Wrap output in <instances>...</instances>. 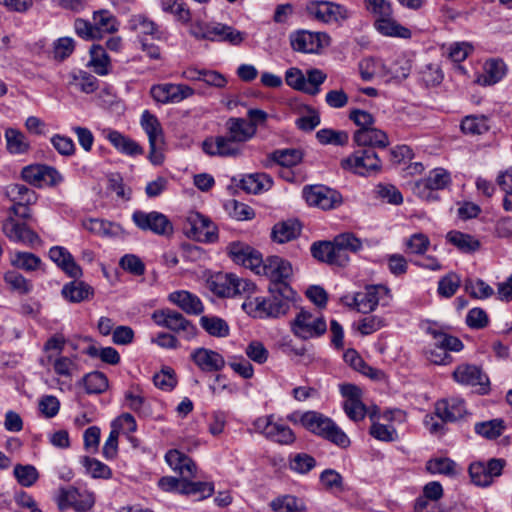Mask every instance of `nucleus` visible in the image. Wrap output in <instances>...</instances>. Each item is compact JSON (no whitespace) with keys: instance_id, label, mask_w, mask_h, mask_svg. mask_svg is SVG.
Segmentation results:
<instances>
[{"instance_id":"052dcab7","label":"nucleus","mask_w":512,"mask_h":512,"mask_svg":"<svg viewBox=\"0 0 512 512\" xmlns=\"http://www.w3.org/2000/svg\"><path fill=\"white\" fill-rule=\"evenodd\" d=\"M82 464L93 478L109 479L112 475L111 469L97 459L85 456Z\"/></svg>"},{"instance_id":"a878e982","label":"nucleus","mask_w":512,"mask_h":512,"mask_svg":"<svg viewBox=\"0 0 512 512\" xmlns=\"http://www.w3.org/2000/svg\"><path fill=\"white\" fill-rule=\"evenodd\" d=\"M389 290L384 286H371L365 292L356 293L353 304L361 313L373 311L379 304L381 295L388 294Z\"/></svg>"},{"instance_id":"13d9d810","label":"nucleus","mask_w":512,"mask_h":512,"mask_svg":"<svg viewBox=\"0 0 512 512\" xmlns=\"http://www.w3.org/2000/svg\"><path fill=\"white\" fill-rule=\"evenodd\" d=\"M295 124L302 131L311 132L320 124V114L316 109L305 106L304 113L297 118Z\"/></svg>"},{"instance_id":"c9c22d12","label":"nucleus","mask_w":512,"mask_h":512,"mask_svg":"<svg viewBox=\"0 0 512 512\" xmlns=\"http://www.w3.org/2000/svg\"><path fill=\"white\" fill-rule=\"evenodd\" d=\"M169 300L179 306L187 314L199 315L204 311L200 299L188 291L173 292L170 294Z\"/></svg>"},{"instance_id":"423d86ee","label":"nucleus","mask_w":512,"mask_h":512,"mask_svg":"<svg viewBox=\"0 0 512 512\" xmlns=\"http://www.w3.org/2000/svg\"><path fill=\"white\" fill-rule=\"evenodd\" d=\"M152 319L156 325L181 334L187 340L194 338L197 334V329L192 322L177 311L171 309L156 310L152 313Z\"/></svg>"},{"instance_id":"603ef678","label":"nucleus","mask_w":512,"mask_h":512,"mask_svg":"<svg viewBox=\"0 0 512 512\" xmlns=\"http://www.w3.org/2000/svg\"><path fill=\"white\" fill-rule=\"evenodd\" d=\"M85 390L89 394H101L108 388V379L102 372L95 371L83 378Z\"/></svg>"},{"instance_id":"338daca9","label":"nucleus","mask_w":512,"mask_h":512,"mask_svg":"<svg viewBox=\"0 0 512 512\" xmlns=\"http://www.w3.org/2000/svg\"><path fill=\"white\" fill-rule=\"evenodd\" d=\"M267 438L279 444L288 445L294 442L295 435L288 426L274 422Z\"/></svg>"},{"instance_id":"7c9ffc66","label":"nucleus","mask_w":512,"mask_h":512,"mask_svg":"<svg viewBox=\"0 0 512 512\" xmlns=\"http://www.w3.org/2000/svg\"><path fill=\"white\" fill-rule=\"evenodd\" d=\"M334 243L339 255L343 256L340 267L346 266L350 261L348 252L357 253L363 247L361 239L357 238L353 233L345 232L334 237Z\"/></svg>"},{"instance_id":"a211bd4d","label":"nucleus","mask_w":512,"mask_h":512,"mask_svg":"<svg viewBox=\"0 0 512 512\" xmlns=\"http://www.w3.org/2000/svg\"><path fill=\"white\" fill-rule=\"evenodd\" d=\"M150 94L159 103H179L194 95V89L185 84L164 83L153 85Z\"/></svg>"},{"instance_id":"79ce46f5","label":"nucleus","mask_w":512,"mask_h":512,"mask_svg":"<svg viewBox=\"0 0 512 512\" xmlns=\"http://www.w3.org/2000/svg\"><path fill=\"white\" fill-rule=\"evenodd\" d=\"M446 238L451 244L465 253L474 252L480 247V242L476 238L459 231L449 232Z\"/></svg>"},{"instance_id":"20e7f679","label":"nucleus","mask_w":512,"mask_h":512,"mask_svg":"<svg viewBox=\"0 0 512 512\" xmlns=\"http://www.w3.org/2000/svg\"><path fill=\"white\" fill-rule=\"evenodd\" d=\"M141 127L148 136L149 155L148 158L153 165H161L164 161L163 149L165 146L164 132L155 115L145 110L140 120Z\"/></svg>"},{"instance_id":"6e6d98bb","label":"nucleus","mask_w":512,"mask_h":512,"mask_svg":"<svg viewBox=\"0 0 512 512\" xmlns=\"http://www.w3.org/2000/svg\"><path fill=\"white\" fill-rule=\"evenodd\" d=\"M316 138L323 145L333 144L344 146L349 141V136L347 132L333 130L329 128L319 130L316 133Z\"/></svg>"},{"instance_id":"9d476101","label":"nucleus","mask_w":512,"mask_h":512,"mask_svg":"<svg viewBox=\"0 0 512 512\" xmlns=\"http://www.w3.org/2000/svg\"><path fill=\"white\" fill-rule=\"evenodd\" d=\"M22 179L36 187L43 185L56 186L63 181L60 172L48 165L33 164L24 167L21 171Z\"/></svg>"},{"instance_id":"393cba45","label":"nucleus","mask_w":512,"mask_h":512,"mask_svg":"<svg viewBox=\"0 0 512 512\" xmlns=\"http://www.w3.org/2000/svg\"><path fill=\"white\" fill-rule=\"evenodd\" d=\"M169 467L181 478L189 479L196 476L197 467L194 461L177 449L169 450L165 455Z\"/></svg>"},{"instance_id":"1a4fd4ad","label":"nucleus","mask_w":512,"mask_h":512,"mask_svg":"<svg viewBox=\"0 0 512 512\" xmlns=\"http://www.w3.org/2000/svg\"><path fill=\"white\" fill-rule=\"evenodd\" d=\"M133 223L142 231H150L159 236H169L173 233V225L164 214L151 211L136 210L132 214Z\"/></svg>"},{"instance_id":"49530a36","label":"nucleus","mask_w":512,"mask_h":512,"mask_svg":"<svg viewBox=\"0 0 512 512\" xmlns=\"http://www.w3.org/2000/svg\"><path fill=\"white\" fill-rule=\"evenodd\" d=\"M214 34L215 41H225L234 46L240 45L246 38L244 32L221 23H216Z\"/></svg>"},{"instance_id":"5701e85b","label":"nucleus","mask_w":512,"mask_h":512,"mask_svg":"<svg viewBox=\"0 0 512 512\" xmlns=\"http://www.w3.org/2000/svg\"><path fill=\"white\" fill-rule=\"evenodd\" d=\"M258 275H264L274 281H282L292 275L291 263L279 256H270L263 260Z\"/></svg>"},{"instance_id":"b1692460","label":"nucleus","mask_w":512,"mask_h":512,"mask_svg":"<svg viewBox=\"0 0 512 512\" xmlns=\"http://www.w3.org/2000/svg\"><path fill=\"white\" fill-rule=\"evenodd\" d=\"M354 143L364 148H386L389 145L387 134L377 128L358 129L353 135Z\"/></svg>"},{"instance_id":"7ed1b4c3","label":"nucleus","mask_w":512,"mask_h":512,"mask_svg":"<svg viewBox=\"0 0 512 512\" xmlns=\"http://www.w3.org/2000/svg\"><path fill=\"white\" fill-rule=\"evenodd\" d=\"M341 167L359 176H372L381 171L382 162L373 149L362 148L342 159Z\"/></svg>"},{"instance_id":"a19ab883","label":"nucleus","mask_w":512,"mask_h":512,"mask_svg":"<svg viewBox=\"0 0 512 512\" xmlns=\"http://www.w3.org/2000/svg\"><path fill=\"white\" fill-rule=\"evenodd\" d=\"M90 56L89 66L96 74L105 76L110 72V58L102 46L93 45Z\"/></svg>"},{"instance_id":"4468645a","label":"nucleus","mask_w":512,"mask_h":512,"mask_svg":"<svg viewBox=\"0 0 512 512\" xmlns=\"http://www.w3.org/2000/svg\"><path fill=\"white\" fill-rule=\"evenodd\" d=\"M94 503L95 497L92 492L80 490L73 486L60 489L58 505L61 510L72 507L76 511L84 512L91 509Z\"/></svg>"},{"instance_id":"2eb2a0df","label":"nucleus","mask_w":512,"mask_h":512,"mask_svg":"<svg viewBox=\"0 0 512 512\" xmlns=\"http://www.w3.org/2000/svg\"><path fill=\"white\" fill-rule=\"evenodd\" d=\"M227 253L230 258L237 264L244 266L255 272H259V268L263 261L262 255L259 251L243 242H231L227 248Z\"/></svg>"},{"instance_id":"f8f14e48","label":"nucleus","mask_w":512,"mask_h":512,"mask_svg":"<svg viewBox=\"0 0 512 512\" xmlns=\"http://www.w3.org/2000/svg\"><path fill=\"white\" fill-rule=\"evenodd\" d=\"M452 377L461 385L476 388V391L480 394H486L489 391V378L476 365L461 364L454 370Z\"/></svg>"},{"instance_id":"f704fd0d","label":"nucleus","mask_w":512,"mask_h":512,"mask_svg":"<svg viewBox=\"0 0 512 512\" xmlns=\"http://www.w3.org/2000/svg\"><path fill=\"white\" fill-rule=\"evenodd\" d=\"M84 229L92 234L102 237H115L121 234L120 225L99 218H88L82 221Z\"/></svg>"},{"instance_id":"aec40b11","label":"nucleus","mask_w":512,"mask_h":512,"mask_svg":"<svg viewBox=\"0 0 512 512\" xmlns=\"http://www.w3.org/2000/svg\"><path fill=\"white\" fill-rule=\"evenodd\" d=\"M304 197L310 206H316L323 210L333 209L341 203V196L335 190L325 186L305 188Z\"/></svg>"},{"instance_id":"680f3d73","label":"nucleus","mask_w":512,"mask_h":512,"mask_svg":"<svg viewBox=\"0 0 512 512\" xmlns=\"http://www.w3.org/2000/svg\"><path fill=\"white\" fill-rule=\"evenodd\" d=\"M13 266L26 271H34L41 264V259L33 253L17 252L11 260Z\"/></svg>"},{"instance_id":"473e14b6","label":"nucleus","mask_w":512,"mask_h":512,"mask_svg":"<svg viewBox=\"0 0 512 512\" xmlns=\"http://www.w3.org/2000/svg\"><path fill=\"white\" fill-rule=\"evenodd\" d=\"M106 138L115 149L128 156L142 155L144 152L143 148L136 141L123 135L119 131L109 130Z\"/></svg>"},{"instance_id":"e433bc0d","label":"nucleus","mask_w":512,"mask_h":512,"mask_svg":"<svg viewBox=\"0 0 512 512\" xmlns=\"http://www.w3.org/2000/svg\"><path fill=\"white\" fill-rule=\"evenodd\" d=\"M6 196L12 203L21 206H31L37 201V194L34 190L22 184H12L6 188Z\"/></svg>"},{"instance_id":"39448f33","label":"nucleus","mask_w":512,"mask_h":512,"mask_svg":"<svg viewBox=\"0 0 512 512\" xmlns=\"http://www.w3.org/2000/svg\"><path fill=\"white\" fill-rule=\"evenodd\" d=\"M21 205L13 203L9 208V216L2 223L3 233L12 241L20 242L34 247L41 244L38 234L29 228L26 224L18 223L15 216L20 214Z\"/></svg>"},{"instance_id":"6ab92c4d","label":"nucleus","mask_w":512,"mask_h":512,"mask_svg":"<svg viewBox=\"0 0 512 512\" xmlns=\"http://www.w3.org/2000/svg\"><path fill=\"white\" fill-rule=\"evenodd\" d=\"M449 173L442 169L436 168L429 175L415 183L414 192L421 198H433V191L444 189L450 183Z\"/></svg>"},{"instance_id":"37998d69","label":"nucleus","mask_w":512,"mask_h":512,"mask_svg":"<svg viewBox=\"0 0 512 512\" xmlns=\"http://www.w3.org/2000/svg\"><path fill=\"white\" fill-rule=\"evenodd\" d=\"M69 85L83 93L90 94L97 90L98 81L93 75L85 71H78L70 75Z\"/></svg>"},{"instance_id":"c756f323","label":"nucleus","mask_w":512,"mask_h":512,"mask_svg":"<svg viewBox=\"0 0 512 512\" xmlns=\"http://www.w3.org/2000/svg\"><path fill=\"white\" fill-rule=\"evenodd\" d=\"M311 254L318 261L329 265L340 266L341 261L344 260L343 256L337 253L334 240L314 242L311 246Z\"/></svg>"},{"instance_id":"412c9836","label":"nucleus","mask_w":512,"mask_h":512,"mask_svg":"<svg viewBox=\"0 0 512 512\" xmlns=\"http://www.w3.org/2000/svg\"><path fill=\"white\" fill-rule=\"evenodd\" d=\"M359 71L361 78L370 81L375 75L388 76L392 78H406L409 74L408 68H401V71L386 69V65L379 59L366 58L359 63Z\"/></svg>"},{"instance_id":"0eeeda50","label":"nucleus","mask_w":512,"mask_h":512,"mask_svg":"<svg viewBox=\"0 0 512 512\" xmlns=\"http://www.w3.org/2000/svg\"><path fill=\"white\" fill-rule=\"evenodd\" d=\"M184 231L189 238L199 242L212 243L218 238L216 225L208 217L195 211L188 214Z\"/></svg>"},{"instance_id":"ea45409f","label":"nucleus","mask_w":512,"mask_h":512,"mask_svg":"<svg viewBox=\"0 0 512 512\" xmlns=\"http://www.w3.org/2000/svg\"><path fill=\"white\" fill-rule=\"evenodd\" d=\"M5 139L7 143V150L11 154H24L30 149V143L27 137L18 129H6Z\"/></svg>"},{"instance_id":"f03ea898","label":"nucleus","mask_w":512,"mask_h":512,"mask_svg":"<svg viewBox=\"0 0 512 512\" xmlns=\"http://www.w3.org/2000/svg\"><path fill=\"white\" fill-rule=\"evenodd\" d=\"M294 423L301 424L305 429L318 435L341 448L350 445V439L329 417L315 411H307L303 414L294 413L288 417Z\"/></svg>"},{"instance_id":"de8ad7c7","label":"nucleus","mask_w":512,"mask_h":512,"mask_svg":"<svg viewBox=\"0 0 512 512\" xmlns=\"http://www.w3.org/2000/svg\"><path fill=\"white\" fill-rule=\"evenodd\" d=\"M202 328L211 336L226 337L229 335V326L225 320L219 317L202 316L200 319Z\"/></svg>"},{"instance_id":"58836bf2","label":"nucleus","mask_w":512,"mask_h":512,"mask_svg":"<svg viewBox=\"0 0 512 512\" xmlns=\"http://www.w3.org/2000/svg\"><path fill=\"white\" fill-rule=\"evenodd\" d=\"M272 184V178L266 173L246 175L241 180L242 189L253 194L269 190L272 187Z\"/></svg>"},{"instance_id":"ddd939ff","label":"nucleus","mask_w":512,"mask_h":512,"mask_svg":"<svg viewBox=\"0 0 512 512\" xmlns=\"http://www.w3.org/2000/svg\"><path fill=\"white\" fill-rule=\"evenodd\" d=\"M505 464V460L497 458L490 459L487 463L474 462L469 466L471 481L477 486L487 487L502 474Z\"/></svg>"},{"instance_id":"bf43d9fd","label":"nucleus","mask_w":512,"mask_h":512,"mask_svg":"<svg viewBox=\"0 0 512 512\" xmlns=\"http://www.w3.org/2000/svg\"><path fill=\"white\" fill-rule=\"evenodd\" d=\"M504 430V424L501 419L480 422L475 425V432L487 439L499 437Z\"/></svg>"},{"instance_id":"4c0bfd02","label":"nucleus","mask_w":512,"mask_h":512,"mask_svg":"<svg viewBox=\"0 0 512 512\" xmlns=\"http://www.w3.org/2000/svg\"><path fill=\"white\" fill-rule=\"evenodd\" d=\"M269 507L273 512H306L304 502L290 494L275 497Z\"/></svg>"},{"instance_id":"6e6552de","label":"nucleus","mask_w":512,"mask_h":512,"mask_svg":"<svg viewBox=\"0 0 512 512\" xmlns=\"http://www.w3.org/2000/svg\"><path fill=\"white\" fill-rule=\"evenodd\" d=\"M291 330L295 336L308 340L323 335L327 330V325L321 315L301 310L292 321Z\"/></svg>"},{"instance_id":"0e129e2a","label":"nucleus","mask_w":512,"mask_h":512,"mask_svg":"<svg viewBox=\"0 0 512 512\" xmlns=\"http://www.w3.org/2000/svg\"><path fill=\"white\" fill-rule=\"evenodd\" d=\"M272 159L286 167L297 165L302 160V152L298 149L276 150L272 153Z\"/></svg>"},{"instance_id":"09e8293b","label":"nucleus","mask_w":512,"mask_h":512,"mask_svg":"<svg viewBox=\"0 0 512 512\" xmlns=\"http://www.w3.org/2000/svg\"><path fill=\"white\" fill-rule=\"evenodd\" d=\"M53 367L54 372L61 377L72 378L78 372V365L72 358L66 356H57L52 362H46Z\"/></svg>"},{"instance_id":"69168bd1","label":"nucleus","mask_w":512,"mask_h":512,"mask_svg":"<svg viewBox=\"0 0 512 512\" xmlns=\"http://www.w3.org/2000/svg\"><path fill=\"white\" fill-rule=\"evenodd\" d=\"M497 184L505 193L503 208L506 211H512V168L506 170L497 177Z\"/></svg>"},{"instance_id":"c85d7f7f","label":"nucleus","mask_w":512,"mask_h":512,"mask_svg":"<svg viewBox=\"0 0 512 512\" xmlns=\"http://www.w3.org/2000/svg\"><path fill=\"white\" fill-rule=\"evenodd\" d=\"M483 74L477 78V83L490 86L501 81L507 73V65L502 59H489L484 63Z\"/></svg>"},{"instance_id":"bb28decb","label":"nucleus","mask_w":512,"mask_h":512,"mask_svg":"<svg viewBox=\"0 0 512 512\" xmlns=\"http://www.w3.org/2000/svg\"><path fill=\"white\" fill-rule=\"evenodd\" d=\"M225 127L226 133L242 147L256 135V129L247 124V119L244 118L231 117L227 120Z\"/></svg>"},{"instance_id":"774afa93","label":"nucleus","mask_w":512,"mask_h":512,"mask_svg":"<svg viewBox=\"0 0 512 512\" xmlns=\"http://www.w3.org/2000/svg\"><path fill=\"white\" fill-rule=\"evenodd\" d=\"M461 280L455 273H448L438 283V293L445 298L452 297L458 290Z\"/></svg>"},{"instance_id":"3c124183","label":"nucleus","mask_w":512,"mask_h":512,"mask_svg":"<svg viewBox=\"0 0 512 512\" xmlns=\"http://www.w3.org/2000/svg\"><path fill=\"white\" fill-rule=\"evenodd\" d=\"M163 11L173 14L179 21L188 23L191 12L182 0H160Z\"/></svg>"},{"instance_id":"f3484780","label":"nucleus","mask_w":512,"mask_h":512,"mask_svg":"<svg viewBox=\"0 0 512 512\" xmlns=\"http://www.w3.org/2000/svg\"><path fill=\"white\" fill-rule=\"evenodd\" d=\"M203 151L209 156L237 157L243 152V147L229 135L209 137L202 143Z\"/></svg>"},{"instance_id":"dca6fc26","label":"nucleus","mask_w":512,"mask_h":512,"mask_svg":"<svg viewBox=\"0 0 512 512\" xmlns=\"http://www.w3.org/2000/svg\"><path fill=\"white\" fill-rule=\"evenodd\" d=\"M329 42L330 37L325 33L298 31L290 35L293 50L302 53H318Z\"/></svg>"},{"instance_id":"9b49d317","label":"nucleus","mask_w":512,"mask_h":512,"mask_svg":"<svg viewBox=\"0 0 512 512\" xmlns=\"http://www.w3.org/2000/svg\"><path fill=\"white\" fill-rule=\"evenodd\" d=\"M306 12L316 20L331 23L348 18V10L330 1L311 0L306 5Z\"/></svg>"},{"instance_id":"e2e57ef3","label":"nucleus","mask_w":512,"mask_h":512,"mask_svg":"<svg viewBox=\"0 0 512 512\" xmlns=\"http://www.w3.org/2000/svg\"><path fill=\"white\" fill-rule=\"evenodd\" d=\"M465 290L474 298L485 299L493 295L494 290L486 282L481 279L466 280Z\"/></svg>"},{"instance_id":"5fc2aeb1","label":"nucleus","mask_w":512,"mask_h":512,"mask_svg":"<svg viewBox=\"0 0 512 512\" xmlns=\"http://www.w3.org/2000/svg\"><path fill=\"white\" fill-rule=\"evenodd\" d=\"M213 491L214 486L212 483L200 481L191 482L184 478H182L181 488L179 489V492L185 495L200 494L201 499L211 496Z\"/></svg>"},{"instance_id":"c03bdc74","label":"nucleus","mask_w":512,"mask_h":512,"mask_svg":"<svg viewBox=\"0 0 512 512\" xmlns=\"http://www.w3.org/2000/svg\"><path fill=\"white\" fill-rule=\"evenodd\" d=\"M429 333L433 337V346H436V348H442L447 353L448 351L459 352L463 348V343L455 336L435 329H429Z\"/></svg>"},{"instance_id":"2f4dec72","label":"nucleus","mask_w":512,"mask_h":512,"mask_svg":"<svg viewBox=\"0 0 512 512\" xmlns=\"http://www.w3.org/2000/svg\"><path fill=\"white\" fill-rule=\"evenodd\" d=\"M301 232V225L297 220L288 219L276 223L271 231L274 242L283 244L296 239Z\"/></svg>"},{"instance_id":"864d4df0","label":"nucleus","mask_w":512,"mask_h":512,"mask_svg":"<svg viewBox=\"0 0 512 512\" xmlns=\"http://www.w3.org/2000/svg\"><path fill=\"white\" fill-rule=\"evenodd\" d=\"M488 119L485 116H466L461 123L464 133L481 135L489 130Z\"/></svg>"},{"instance_id":"72a5a7b5","label":"nucleus","mask_w":512,"mask_h":512,"mask_svg":"<svg viewBox=\"0 0 512 512\" xmlns=\"http://www.w3.org/2000/svg\"><path fill=\"white\" fill-rule=\"evenodd\" d=\"M374 27L380 34L384 36L399 37L403 39H408L411 37V31L399 24L392 17V15L382 16L378 19H375Z\"/></svg>"},{"instance_id":"a18cd8bd","label":"nucleus","mask_w":512,"mask_h":512,"mask_svg":"<svg viewBox=\"0 0 512 512\" xmlns=\"http://www.w3.org/2000/svg\"><path fill=\"white\" fill-rule=\"evenodd\" d=\"M91 294V287L83 282L73 281L66 284L62 289V295L64 298L73 303H78L88 299Z\"/></svg>"},{"instance_id":"4be33fe9","label":"nucleus","mask_w":512,"mask_h":512,"mask_svg":"<svg viewBox=\"0 0 512 512\" xmlns=\"http://www.w3.org/2000/svg\"><path fill=\"white\" fill-rule=\"evenodd\" d=\"M191 360L203 372H218L225 367L224 357L207 348H197L191 353Z\"/></svg>"},{"instance_id":"cd10ccee","label":"nucleus","mask_w":512,"mask_h":512,"mask_svg":"<svg viewBox=\"0 0 512 512\" xmlns=\"http://www.w3.org/2000/svg\"><path fill=\"white\" fill-rule=\"evenodd\" d=\"M466 413L464 400L460 398H450L437 402L435 414L442 421H456L462 418Z\"/></svg>"},{"instance_id":"8fccbe9b","label":"nucleus","mask_w":512,"mask_h":512,"mask_svg":"<svg viewBox=\"0 0 512 512\" xmlns=\"http://www.w3.org/2000/svg\"><path fill=\"white\" fill-rule=\"evenodd\" d=\"M285 81L288 86L310 95H315L319 92V89H316L315 87L310 89L307 88L306 77L298 68H290L287 70L285 74Z\"/></svg>"},{"instance_id":"f257e3e1","label":"nucleus","mask_w":512,"mask_h":512,"mask_svg":"<svg viewBox=\"0 0 512 512\" xmlns=\"http://www.w3.org/2000/svg\"><path fill=\"white\" fill-rule=\"evenodd\" d=\"M288 293H291V289L286 284L281 283L278 293H272L269 297L249 295L241 307L246 314L253 318H279L290 309Z\"/></svg>"},{"instance_id":"4d7b16f0","label":"nucleus","mask_w":512,"mask_h":512,"mask_svg":"<svg viewBox=\"0 0 512 512\" xmlns=\"http://www.w3.org/2000/svg\"><path fill=\"white\" fill-rule=\"evenodd\" d=\"M14 476L18 483L24 487L32 486L39 478V473L33 465L17 464L14 467Z\"/></svg>"}]
</instances>
